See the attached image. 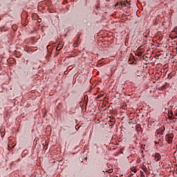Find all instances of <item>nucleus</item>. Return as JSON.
Masks as SVG:
<instances>
[{
	"label": "nucleus",
	"instance_id": "obj_6",
	"mask_svg": "<svg viewBox=\"0 0 177 177\" xmlns=\"http://www.w3.org/2000/svg\"><path fill=\"white\" fill-rule=\"evenodd\" d=\"M142 169L144 171V172H147V167L145 165L142 167Z\"/></svg>",
	"mask_w": 177,
	"mask_h": 177
},
{
	"label": "nucleus",
	"instance_id": "obj_10",
	"mask_svg": "<svg viewBox=\"0 0 177 177\" xmlns=\"http://www.w3.org/2000/svg\"><path fill=\"white\" fill-rule=\"evenodd\" d=\"M131 171H132L133 172H134V174H136V172H137V170H136V169H135V168H133V169H131Z\"/></svg>",
	"mask_w": 177,
	"mask_h": 177
},
{
	"label": "nucleus",
	"instance_id": "obj_1",
	"mask_svg": "<svg viewBox=\"0 0 177 177\" xmlns=\"http://www.w3.org/2000/svg\"><path fill=\"white\" fill-rule=\"evenodd\" d=\"M166 142L171 145L172 143V140H174V134H167L165 136Z\"/></svg>",
	"mask_w": 177,
	"mask_h": 177
},
{
	"label": "nucleus",
	"instance_id": "obj_9",
	"mask_svg": "<svg viewBox=\"0 0 177 177\" xmlns=\"http://www.w3.org/2000/svg\"><path fill=\"white\" fill-rule=\"evenodd\" d=\"M1 138H3V136H5V133L3 131H1Z\"/></svg>",
	"mask_w": 177,
	"mask_h": 177
},
{
	"label": "nucleus",
	"instance_id": "obj_4",
	"mask_svg": "<svg viewBox=\"0 0 177 177\" xmlns=\"http://www.w3.org/2000/svg\"><path fill=\"white\" fill-rule=\"evenodd\" d=\"M164 131H165V127L160 128L157 130V133H160V135H162V133H164Z\"/></svg>",
	"mask_w": 177,
	"mask_h": 177
},
{
	"label": "nucleus",
	"instance_id": "obj_2",
	"mask_svg": "<svg viewBox=\"0 0 177 177\" xmlns=\"http://www.w3.org/2000/svg\"><path fill=\"white\" fill-rule=\"evenodd\" d=\"M127 3L129 4V1H122L120 3H117L115 6L116 8H122V6H127Z\"/></svg>",
	"mask_w": 177,
	"mask_h": 177
},
{
	"label": "nucleus",
	"instance_id": "obj_11",
	"mask_svg": "<svg viewBox=\"0 0 177 177\" xmlns=\"http://www.w3.org/2000/svg\"><path fill=\"white\" fill-rule=\"evenodd\" d=\"M26 75H28V72H26Z\"/></svg>",
	"mask_w": 177,
	"mask_h": 177
},
{
	"label": "nucleus",
	"instance_id": "obj_3",
	"mask_svg": "<svg viewBox=\"0 0 177 177\" xmlns=\"http://www.w3.org/2000/svg\"><path fill=\"white\" fill-rule=\"evenodd\" d=\"M160 160H161V155H160L158 153H156L155 154V161L158 162L160 161Z\"/></svg>",
	"mask_w": 177,
	"mask_h": 177
},
{
	"label": "nucleus",
	"instance_id": "obj_5",
	"mask_svg": "<svg viewBox=\"0 0 177 177\" xmlns=\"http://www.w3.org/2000/svg\"><path fill=\"white\" fill-rule=\"evenodd\" d=\"M62 48H63V46H62L61 44H59L56 48V51L59 52Z\"/></svg>",
	"mask_w": 177,
	"mask_h": 177
},
{
	"label": "nucleus",
	"instance_id": "obj_8",
	"mask_svg": "<svg viewBox=\"0 0 177 177\" xmlns=\"http://www.w3.org/2000/svg\"><path fill=\"white\" fill-rule=\"evenodd\" d=\"M140 177H146V176H145V173H143L142 171H140Z\"/></svg>",
	"mask_w": 177,
	"mask_h": 177
},
{
	"label": "nucleus",
	"instance_id": "obj_7",
	"mask_svg": "<svg viewBox=\"0 0 177 177\" xmlns=\"http://www.w3.org/2000/svg\"><path fill=\"white\" fill-rule=\"evenodd\" d=\"M172 32H175L176 34H177V26L174 28Z\"/></svg>",
	"mask_w": 177,
	"mask_h": 177
}]
</instances>
